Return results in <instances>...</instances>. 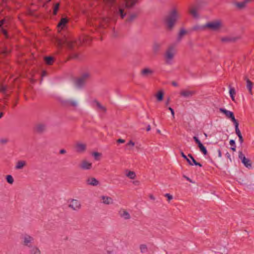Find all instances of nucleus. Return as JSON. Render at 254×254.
Masks as SVG:
<instances>
[{
	"label": "nucleus",
	"instance_id": "14",
	"mask_svg": "<svg viewBox=\"0 0 254 254\" xmlns=\"http://www.w3.org/2000/svg\"><path fill=\"white\" fill-rule=\"evenodd\" d=\"M154 71L149 68H144L140 71V75L144 77H147L152 75Z\"/></svg>",
	"mask_w": 254,
	"mask_h": 254
},
{
	"label": "nucleus",
	"instance_id": "29",
	"mask_svg": "<svg viewBox=\"0 0 254 254\" xmlns=\"http://www.w3.org/2000/svg\"><path fill=\"white\" fill-rule=\"evenodd\" d=\"M253 86V83L250 80H247V88L249 90V93L252 94V88Z\"/></svg>",
	"mask_w": 254,
	"mask_h": 254
},
{
	"label": "nucleus",
	"instance_id": "50",
	"mask_svg": "<svg viewBox=\"0 0 254 254\" xmlns=\"http://www.w3.org/2000/svg\"><path fill=\"white\" fill-rule=\"evenodd\" d=\"M165 196H166V197H167L168 198V201H170L171 200V199H173V196L172 195H171L169 193H166L165 194Z\"/></svg>",
	"mask_w": 254,
	"mask_h": 254
},
{
	"label": "nucleus",
	"instance_id": "56",
	"mask_svg": "<svg viewBox=\"0 0 254 254\" xmlns=\"http://www.w3.org/2000/svg\"><path fill=\"white\" fill-rule=\"evenodd\" d=\"M2 33L5 35L6 38H8L7 32L6 30L2 29Z\"/></svg>",
	"mask_w": 254,
	"mask_h": 254
},
{
	"label": "nucleus",
	"instance_id": "55",
	"mask_svg": "<svg viewBox=\"0 0 254 254\" xmlns=\"http://www.w3.org/2000/svg\"><path fill=\"white\" fill-rule=\"evenodd\" d=\"M238 136L239 137V141L240 142V143L242 144L244 142V139L243 138V136H242V134L240 135H239Z\"/></svg>",
	"mask_w": 254,
	"mask_h": 254
},
{
	"label": "nucleus",
	"instance_id": "36",
	"mask_svg": "<svg viewBox=\"0 0 254 254\" xmlns=\"http://www.w3.org/2000/svg\"><path fill=\"white\" fill-rule=\"evenodd\" d=\"M200 151L204 155H206L207 154V151L205 148V147L202 144L199 147H198Z\"/></svg>",
	"mask_w": 254,
	"mask_h": 254
},
{
	"label": "nucleus",
	"instance_id": "22",
	"mask_svg": "<svg viewBox=\"0 0 254 254\" xmlns=\"http://www.w3.org/2000/svg\"><path fill=\"white\" fill-rule=\"evenodd\" d=\"M33 240V238L32 237L29 235H26V236H25L24 238L23 244L25 246L30 247V246L28 244Z\"/></svg>",
	"mask_w": 254,
	"mask_h": 254
},
{
	"label": "nucleus",
	"instance_id": "30",
	"mask_svg": "<svg viewBox=\"0 0 254 254\" xmlns=\"http://www.w3.org/2000/svg\"><path fill=\"white\" fill-rule=\"evenodd\" d=\"M187 33V31L184 29H181L178 34V41H180L182 37Z\"/></svg>",
	"mask_w": 254,
	"mask_h": 254
},
{
	"label": "nucleus",
	"instance_id": "46",
	"mask_svg": "<svg viewBox=\"0 0 254 254\" xmlns=\"http://www.w3.org/2000/svg\"><path fill=\"white\" fill-rule=\"evenodd\" d=\"M193 139L194 140V141L195 142V143L196 144H197L198 147H199L200 146L202 145V144L201 143L200 141L198 139V138L196 136H193Z\"/></svg>",
	"mask_w": 254,
	"mask_h": 254
},
{
	"label": "nucleus",
	"instance_id": "19",
	"mask_svg": "<svg viewBox=\"0 0 254 254\" xmlns=\"http://www.w3.org/2000/svg\"><path fill=\"white\" fill-rule=\"evenodd\" d=\"M197 7L196 6H192L189 9V13L190 15H191L194 18H198V14L197 13Z\"/></svg>",
	"mask_w": 254,
	"mask_h": 254
},
{
	"label": "nucleus",
	"instance_id": "18",
	"mask_svg": "<svg viewBox=\"0 0 254 254\" xmlns=\"http://www.w3.org/2000/svg\"><path fill=\"white\" fill-rule=\"evenodd\" d=\"M138 0H125V7L130 9L133 7Z\"/></svg>",
	"mask_w": 254,
	"mask_h": 254
},
{
	"label": "nucleus",
	"instance_id": "3",
	"mask_svg": "<svg viewBox=\"0 0 254 254\" xmlns=\"http://www.w3.org/2000/svg\"><path fill=\"white\" fill-rule=\"evenodd\" d=\"M223 26V24L220 20H216L211 22H207L202 26V29H209L212 31H217L220 29Z\"/></svg>",
	"mask_w": 254,
	"mask_h": 254
},
{
	"label": "nucleus",
	"instance_id": "32",
	"mask_svg": "<svg viewBox=\"0 0 254 254\" xmlns=\"http://www.w3.org/2000/svg\"><path fill=\"white\" fill-rule=\"evenodd\" d=\"M188 156L192 160V163L193 164V165L194 164L196 166H199V167L202 166V165L200 163H198L196 161V160L194 159V158L193 157V156H192V155L191 154H189Z\"/></svg>",
	"mask_w": 254,
	"mask_h": 254
},
{
	"label": "nucleus",
	"instance_id": "6",
	"mask_svg": "<svg viewBox=\"0 0 254 254\" xmlns=\"http://www.w3.org/2000/svg\"><path fill=\"white\" fill-rule=\"evenodd\" d=\"M47 126L44 123H38L35 125L33 128L35 132L38 134H42L46 131Z\"/></svg>",
	"mask_w": 254,
	"mask_h": 254
},
{
	"label": "nucleus",
	"instance_id": "53",
	"mask_svg": "<svg viewBox=\"0 0 254 254\" xmlns=\"http://www.w3.org/2000/svg\"><path fill=\"white\" fill-rule=\"evenodd\" d=\"M127 146H134V142H133L131 140H130L127 144Z\"/></svg>",
	"mask_w": 254,
	"mask_h": 254
},
{
	"label": "nucleus",
	"instance_id": "48",
	"mask_svg": "<svg viewBox=\"0 0 254 254\" xmlns=\"http://www.w3.org/2000/svg\"><path fill=\"white\" fill-rule=\"evenodd\" d=\"M239 158L242 160H246V157L242 151L239 152Z\"/></svg>",
	"mask_w": 254,
	"mask_h": 254
},
{
	"label": "nucleus",
	"instance_id": "20",
	"mask_svg": "<svg viewBox=\"0 0 254 254\" xmlns=\"http://www.w3.org/2000/svg\"><path fill=\"white\" fill-rule=\"evenodd\" d=\"M101 198L103 200V203L105 204H110L113 203V200L112 198L109 196H101Z\"/></svg>",
	"mask_w": 254,
	"mask_h": 254
},
{
	"label": "nucleus",
	"instance_id": "12",
	"mask_svg": "<svg viewBox=\"0 0 254 254\" xmlns=\"http://www.w3.org/2000/svg\"><path fill=\"white\" fill-rule=\"evenodd\" d=\"M180 94L183 97L189 98L195 95L196 92L194 90H183L180 92Z\"/></svg>",
	"mask_w": 254,
	"mask_h": 254
},
{
	"label": "nucleus",
	"instance_id": "10",
	"mask_svg": "<svg viewBox=\"0 0 254 254\" xmlns=\"http://www.w3.org/2000/svg\"><path fill=\"white\" fill-rule=\"evenodd\" d=\"M68 207L74 210H78L81 208V204L78 200L73 199L71 200Z\"/></svg>",
	"mask_w": 254,
	"mask_h": 254
},
{
	"label": "nucleus",
	"instance_id": "13",
	"mask_svg": "<svg viewBox=\"0 0 254 254\" xmlns=\"http://www.w3.org/2000/svg\"><path fill=\"white\" fill-rule=\"evenodd\" d=\"M119 214L121 218H124L125 220L129 219L131 218L129 213L125 209L121 208L119 210Z\"/></svg>",
	"mask_w": 254,
	"mask_h": 254
},
{
	"label": "nucleus",
	"instance_id": "16",
	"mask_svg": "<svg viewBox=\"0 0 254 254\" xmlns=\"http://www.w3.org/2000/svg\"><path fill=\"white\" fill-rule=\"evenodd\" d=\"M92 166V164L86 160H83L80 165V168L82 170H90Z\"/></svg>",
	"mask_w": 254,
	"mask_h": 254
},
{
	"label": "nucleus",
	"instance_id": "4",
	"mask_svg": "<svg viewBox=\"0 0 254 254\" xmlns=\"http://www.w3.org/2000/svg\"><path fill=\"white\" fill-rule=\"evenodd\" d=\"M89 72L83 73L80 76L76 78L74 81L75 86L78 88H81L85 85L88 79L90 78Z\"/></svg>",
	"mask_w": 254,
	"mask_h": 254
},
{
	"label": "nucleus",
	"instance_id": "42",
	"mask_svg": "<svg viewBox=\"0 0 254 254\" xmlns=\"http://www.w3.org/2000/svg\"><path fill=\"white\" fill-rule=\"evenodd\" d=\"M140 249L141 253H144L147 251V248L146 245L142 244L140 246Z\"/></svg>",
	"mask_w": 254,
	"mask_h": 254
},
{
	"label": "nucleus",
	"instance_id": "44",
	"mask_svg": "<svg viewBox=\"0 0 254 254\" xmlns=\"http://www.w3.org/2000/svg\"><path fill=\"white\" fill-rule=\"evenodd\" d=\"M193 139L194 140V141L195 142V143L196 144H197L198 147H199L200 146L202 145V144L201 143L200 141L198 139V138L196 136H193Z\"/></svg>",
	"mask_w": 254,
	"mask_h": 254
},
{
	"label": "nucleus",
	"instance_id": "45",
	"mask_svg": "<svg viewBox=\"0 0 254 254\" xmlns=\"http://www.w3.org/2000/svg\"><path fill=\"white\" fill-rule=\"evenodd\" d=\"M193 139L194 140V141L195 142V143L196 144H197L198 147H199L200 146L202 145V144L201 143L200 141L198 139V138L196 136H193Z\"/></svg>",
	"mask_w": 254,
	"mask_h": 254
},
{
	"label": "nucleus",
	"instance_id": "57",
	"mask_svg": "<svg viewBox=\"0 0 254 254\" xmlns=\"http://www.w3.org/2000/svg\"><path fill=\"white\" fill-rule=\"evenodd\" d=\"M8 52L7 50H3V51L0 50V54L6 55L8 54Z\"/></svg>",
	"mask_w": 254,
	"mask_h": 254
},
{
	"label": "nucleus",
	"instance_id": "15",
	"mask_svg": "<svg viewBox=\"0 0 254 254\" xmlns=\"http://www.w3.org/2000/svg\"><path fill=\"white\" fill-rule=\"evenodd\" d=\"M253 0H244L242 2L234 1V4L239 9H243L246 7L247 4L252 1Z\"/></svg>",
	"mask_w": 254,
	"mask_h": 254
},
{
	"label": "nucleus",
	"instance_id": "33",
	"mask_svg": "<svg viewBox=\"0 0 254 254\" xmlns=\"http://www.w3.org/2000/svg\"><path fill=\"white\" fill-rule=\"evenodd\" d=\"M235 127V131L236 133L238 136L241 135V132L239 128V123L238 122H236L235 123H234Z\"/></svg>",
	"mask_w": 254,
	"mask_h": 254
},
{
	"label": "nucleus",
	"instance_id": "21",
	"mask_svg": "<svg viewBox=\"0 0 254 254\" xmlns=\"http://www.w3.org/2000/svg\"><path fill=\"white\" fill-rule=\"evenodd\" d=\"M26 165L25 161H18L16 164L15 168L17 170L22 169Z\"/></svg>",
	"mask_w": 254,
	"mask_h": 254
},
{
	"label": "nucleus",
	"instance_id": "27",
	"mask_svg": "<svg viewBox=\"0 0 254 254\" xmlns=\"http://www.w3.org/2000/svg\"><path fill=\"white\" fill-rule=\"evenodd\" d=\"M137 14L135 13H132L130 14L126 20V22L130 23L132 22L136 17Z\"/></svg>",
	"mask_w": 254,
	"mask_h": 254
},
{
	"label": "nucleus",
	"instance_id": "31",
	"mask_svg": "<svg viewBox=\"0 0 254 254\" xmlns=\"http://www.w3.org/2000/svg\"><path fill=\"white\" fill-rule=\"evenodd\" d=\"M242 162L246 167L248 168L252 167V163L250 159L246 158V160H243Z\"/></svg>",
	"mask_w": 254,
	"mask_h": 254
},
{
	"label": "nucleus",
	"instance_id": "58",
	"mask_svg": "<svg viewBox=\"0 0 254 254\" xmlns=\"http://www.w3.org/2000/svg\"><path fill=\"white\" fill-rule=\"evenodd\" d=\"M6 90V88L4 86H2L0 88V91L1 92H5Z\"/></svg>",
	"mask_w": 254,
	"mask_h": 254
},
{
	"label": "nucleus",
	"instance_id": "54",
	"mask_svg": "<svg viewBox=\"0 0 254 254\" xmlns=\"http://www.w3.org/2000/svg\"><path fill=\"white\" fill-rule=\"evenodd\" d=\"M117 142L119 143H123L125 142V140L122 138H119L117 140Z\"/></svg>",
	"mask_w": 254,
	"mask_h": 254
},
{
	"label": "nucleus",
	"instance_id": "52",
	"mask_svg": "<svg viewBox=\"0 0 254 254\" xmlns=\"http://www.w3.org/2000/svg\"><path fill=\"white\" fill-rule=\"evenodd\" d=\"M168 109L170 111V112L171 113V114L172 115L173 118H175V112L174 110L171 107H169Z\"/></svg>",
	"mask_w": 254,
	"mask_h": 254
},
{
	"label": "nucleus",
	"instance_id": "39",
	"mask_svg": "<svg viewBox=\"0 0 254 254\" xmlns=\"http://www.w3.org/2000/svg\"><path fill=\"white\" fill-rule=\"evenodd\" d=\"M6 179L7 183L10 184H12L14 182L13 178L11 175L6 176Z\"/></svg>",
	"mask_w": 254,
	"mask_h": 254
},
{
	"label": "nucleus",
	"instance_id": "37",
	"mask_svg": "<svg viewBox=\"0 0 254 254\" xmlns=\"http://www.w3.org/2000/svg\"><path fill=\"white\" fill-rule=\"evenodd\" d=\"M181 156L187 160L189 165H193V164L191 162V161L187 157V156L184 153L183 151H181Z\"/></svg>",
	"mask_w": 254,
	"mask_h": 254
},
{
	"label": "nucleus",
	"instance_id": "59",
	"mask_svg": "<svg viewBox=\"0 0 254 254\" xmlns=\"http://www.w3.org/2000/svg\"><path fill=\"white\" fill-rule=\"evenodd\" d=\"M66 152V150L65 149H61L60 150V153L61 154H65Z\"/></svg>",
	"mask_w": 254,
	"mask_h": 254
},
{
	"label": "nucleus",
	"instance_id": "62",
	"mask_svg": "<svg viewBox=\"0 0 254 254\" xmlns=\"http://www.w3.org/2000/svg\"><path fill=\"white\" fill-rule=\"evenodd\" d=\"M78 58V55L77 54H73L71 57V58H72V59H76Z\"/></svg>",
	"mask_w": 254,
	"mask_h": 254
},
{
	"label": "nucleus",
	"instance_id": "34",
	"mask_svg": "<svg viewBox=\"0 0 254 254\" xmlns=\"http://www.w3.org/2000/svg\"><path fill=\"white\" fill-rule=\"evenodd\" d=\"M117 14L120 15L122 19H124L126 15V13L124 12V8H120L119 11L117 12Z\"/></svg>",
	"mask_w": 254,
	"mask_h": 254
},
{
	"label": "nucleus",
	"instance_id": "17",
	"mask_svg": "<svg viewBox=\"0 0 254 254\" xmlns=\"http://www.w3.org/2000/svg\"><path fill=\"white\" fill-rule=\"evenodd\" d=\"M86 183L87 185L92 186H97L99 184V182L94 177L88 178L86 180Z\"/></svg>",
	"mask_w": 254,
	"mask_h": 254
},
{
	"label": "nucleus",
	"instance_id": "1",
	"mask_svg": "<svg viewBox=\"0 0 254 254\" xmlns=\"http://www.w3.org/2000/svg\"><path fill=\"white\" fill-rule=\"evenodd\" d=\"M57 43L59 47L66 46L70 50H73L78 45L77 41L71 36H64L63 39H58Z\"/></svg>",
	"mask_w": 254,
	"mask_h": 254
},
{
	"label": "nucleus",
	"instance_id": "63",
	"mask_svg": "<svg viewBox=\"0 0 254 254\" xmlns=\"http://www.w3.org/2000/svg\"><path fill=\"white\" fill-rule=\"evenodd\" d=\"M172 85H173L174 86H176V87H177V86H178V83H177L176 82H175V81H172Z\"/></svg>",
	"mask_w": 254,
	"mask_h": 254
},
{
	"label": "nucleus",
	"instance_id": "25",
	"mask_svg": "<svg viewBox=\"0 0 254 254\" xmlns=\"http://www.w3.org/2000/svg\"><path fill=\"white\" fill-rule=\"evenodd\" d=\"M160 49V45L158 43H155L153 45V53L154 55H157Z\"/></svg>",
	"mask_w": 254,
	"mask_h": 254
},
{
	"label": "nucleus",
	"instance_id": "41",
	"mask_svg": "<svg viewBox=\"0 0 254 254\" xmlns=\"http://www.w3.org/2000/svg\"><path fill=\"white\" fill-rule=\"evenodd\" d=\"M92 155L95 157L96 160H98V157L101 156V154L97 152H93Z\"/></svg>",
	"mask_w": 254,
	"mask_h": 254
},
{
	"label": "nucleus",
	"instance_id": "24",
	"mask_svg": "<svg viewBox=\"0 0 254 254\" xmlns=\"http://www.w3.org/2000/svg\"><path fill=\"white\" fill-rule=\"evenodd\" d=\"M93 102L96 104L99 110L104 113L106 112L107 109L106 107L102 105L97 100H94Z\"/></svg>",
	"mask_w": 254,
	"mask_h": 254
},
{
	"label": "nucleus",
	"instance_id": "64",
	"mask_svg": "<svg viewBox=\"0 0 254 254\" xmlns=\"http://www.w3.org/2000/svg\"><path fill=\"white\" fill-rule=\"evenodd\" d=\"M170 101V98H168L167 99V101L166 102V106H168L169 104Z\"/></svg>",
	"mask_w": 254,
	"mask_h": 254
},
{
	"label": "nucleus",
	"instance_id": "11",
	"mask_svg": "<svg viewBox=\"0 0 254 254\" xmlns=\"http://www.w3.org/2000/svg\"><path fill=\"white\" fill-rule=\"evenodd\" d=\"M62 104L65 107H76L78 106V102L75 100H65L62 102Z\"/></svg>",
	"mask_w": 254,
	"mask_h": 254
},
{
	"label": "nucleus",
	"instance_id": "43",
	"mask_svg": "<svg viewBox=\"0 0 254 254\" xmlns=\"http://www.w3.org/2000/svg\"><path fill=\"white\" fill-rule=\"evenodd\" d=\"M193 139L194 140V141L195 142V143L196 144H197L198 147H199L200 146L202 145V144L201 143L200 141L198 139V138L196 136H193Z\"/></svg>",
	"mask_w": 254,
	"mask_h": 254
},
{
	"label": "nucleus",
	"instance_id": "40",
	"mask_svg": "<svg viewBox=\"0 0 254 254\" xmlns=\"http://www.w3.org/2000/svg\"><path fill=\"white\" fill-rule=\"evenodd\" d=\"M230 144L231 145V149L233 151H236V144H235V141L234 140L231 139L230 141Z\"/></svg>",
	"mask_w": 254,
	"mask_h": 254
},
{
	"label": "nucleus",
	"instance_id": "2",
	"mask_svg": "<svg viewBox=\"0 0 254 254\" xmlns=\"http://www.w3.org/2000/svg\"><path fill=\"white\" fill-rule=\"evenodd\" d=\"M179 15L176 9H173L165 17L164 21L169 29L171 30L174 26Z\"/></svg>",
	"mask_w": 254,
	"mask_h": 254
},
{
	"label": "nucleus",
	"instance_id": "5",
	"mask_svg": "<svg viewBox=\"0 0 254 254\" xmlns=\"http://www.w3.org/2000/svg\"><path fill=\"white\" fill-rule=\"evenodd\" d=\"M176 53L175 49L174 46H170L166 50L165 54L166 63L170 64L171 62L173 59Z\"/></svg>",
	"mask_w": 254,
	"mask_h": 254
},
{
	"label": "nucleus",
	"instance_id": "60",
	"mask_svg": "<svg viewBox=\"0 0 254 254\" xmlns=\"http://www.w3.org/2000/svg\"><path fill=\"white\" fill-rule=\"evenodd\" d=\"M0 142L1 143H6L7 142V140L6 139H2L0 140Z\"/></svg>",
	"mask_w": 254,
	"mask_h": 254
},
{
	"label": "nucleus",
	"instance_id": "23",
	"mask_svg": "<svg viewBox=\"0 0 254 254\" xmlns=\"http://www.w3.org/2000/svg\"><path fill=\"white\" fill-rule=\"evenodd\" d=\"M164 92L162 90L159 91L155 95L158 102L162 101L164 97Z\"/></svg>",
	"mask_w": 254,
	"mask_h": 254
},
{
	"label": "nucleus",
	"instance_id": "35",
	"mask_svg": "<svg viewBox=\"0 0 254 254\" xmlns=\"http://www.w3.org/2000/svg\"><path fill=\"white\" fill-rule=\"evenodd\" d=\"M126 176L129 178L131 179H134L136 175L134 172L129 171L127 174Z\"/></svg>",
	"mask_w": 254,
	"mask_h": 254
},
{
	"label": "nucleus",
	"instance_id": "8",
	"mask_svg": "<svg viewBox=\"0 0 254 254\" xmlns=\"http://www.w3.org/2000/svg\"><path fill=\"white\" fill-rule=\"evenodd\" d=\"M240 39V37L225 36L221 38L220 40L222 43H235Z\"/></svg>",
	"mask_w": 254,
	"mask_h": 254
},
{
	"label": "nucleus",
	"instance_id": "28",
	"mask_svg": "<svg viewBox=\"0 0 254 254\" xmlns=\"http://www.w3.org/2000/svg\"><path fill=\"white\" fill-rule=\"evenodd\" d=\"M68 20L66 18H62L60 21L59 22L58 27L59 28L61 27L63 28V27H64L65 25V24L67 22Z\"/></svg>",
	"mask_w": 254,
	"mask_h": 254
},
{
	"label": "nucleus",
	"instance_id": "26",
	"mask_svg": "<svg viewBox=\"0 0 254 254\" xmlns=\"http://www.w3.org/2000/svg\"><path fill=\"white\" fill-rule=\"evenodd\" d=\"M44 60L47 64L52 65L54 63V59L52 57H45Z\"/></svg>",
	"mask_w": 254,
	"mask_h": 254
},
{
	"label": "nucleus",
	"instance_id": "38",
	"mask_svg": "<svg viewBox=\"0 0 254 254\" xmlns=\"http://www.w3.org/2000/svg\"><path fill=\"white\" fill-rule=\"evenodd\" d=\"M60 3H57L54 5V9H53V14L56 15L57 14V12L59 9Z\"/></svg>",
	"mask_w": 254,
	"mask_h": 254
},
{
	"label": "nucleus",
	"instance_id": "49",
	"mask_svg": "<svg viewBox=\"0 0 254 254\" xmlns=\"http://www.w3.org/2000/svg\"><path fill=\"white\" fill-rule=\"evenodd\" d=\"M230 96H232L236 94L235 90L234 88H231L229 90Z\"/></svg>",
	"mask_w": 254,
	"mask_h": 254
},
{
	"label": "nucleus",
	"instance_id": "9",
	"mask_svg": "<svg viewBox=\"0 0 254 254\" xmlns=\"http://www.w3.org/2000/svg\"><path fill=\"white\" fill-rule=\"evenodd\" d=\"M74 147L76 152L82 153L86 151L87 145L85 143L78 142L75 144Z\"/></svg>",
	"mask_w": 254,
	"mask_h": 254
},
{
	"label": "nucleus",
	"instance_id": "7",
	"mask_svg": "<svg viewBox=\"0 0 254 254\" xmlns=\"http://www.w3.org/2000/svg\"><path fill=\"white\" fill-rule=\"evenodd\" d=\"M219 111L220 112L225 114L226 117L228 119H230L233 123H235L238 122V121L235 119L233 112L227 110L224 108H220Z\"/></svg>",
	"mask_w": 254,
	"mask_h": 254
},
{
	"label": "nucleus",
	"instance_id": "51",
	"mask_svg": "<svg viewBox=\"0 0 254 254\" xmlns=\"http://www.w3.org/2000/svg\"><path fill=\"white\" fill-rule=\"evenodd\" d=\"M192 30H203L202 29V26L200 27L199 26L196 25L193 27Z\"/></svg>",
	"mask_w": 254,
	"mask_h": 254
},
{
	"label": "nucleus",
	"instance_id": "61",
	"mask_svg": "<svg viewBox=\"0 0 254 254\" xmlns=\"http://www.w3.org/2000/svg\"><path fill=\"white\" fill-rule=\"evenodd\" d=\"M149 198L152 200H155V198L153 194H150L149 195Z\"/></svg>",
	"mask_w": 254,
	"mask_h": 254
},
{
	"label": "nucleus",
	"instance_id": "47",
	"mask_svg": "<svg viewBox=\"0 0 254 254\" xmlns=\"http://www.w3.org/2000/svg\"><path fill=\"white\" fill-rule=\"evenodd\" d=\"M32 254H41V252L40 251V250L37 248H34L32 250Z\"/></svg>",
	"mask_w": 254,
	"mask_h": 254
}]
</instances>
